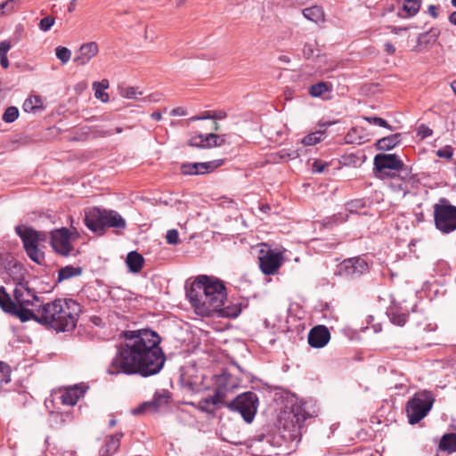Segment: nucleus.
<instances>
[{"label": "nucleus", "mask_w": 456, "mask_h": 456, "mask_svg": "<svg viewBox=\"0 0 456 456\" xmlns=\"http://www.w3.org/2000/svg\"><path fill=\"white\" fill-rule=\"evenodd\" d=\"M160 342L161 338L151 330L125 331L124 341L108 365L107 374L149 377L159 373L166 361Z\"/></svg>", "instance_id": "1"}, {"label": "nucleus", "mask_w": 456, "mask_h": 456, "mask_svg": "<svg viewBox=\"0 0 456 456\" xmlns=\"http://www.w3.org/2000/svg\"><path fill=\"white\" fill-rule=\"evenodd\" d=\"M187 297L195 312L208 316L220 311L227 297L224 282L213 276L199 275L187 290Z\"/></svg>", "instance_id": "2"}, {"label": "nucleus", "mask_w": 456, "mask_h": 456, "mask_svg": "<svg viewBox=\"0 0 456 456\" xmlns=\"http://www.w3.org/2000/svg\"><path fill=\"white\" fill-rule=\"evenodd\" d=\"M80 312L81 306L75 300L58 298L42 305L35 321L57 331H69L76 327Z\"/></svg>", "instance_id": "3"}, {"label": "nucleus", "mask_w": 456, "mask_h": 456, "mask_svg": "<svg viewBox=\"0 0 456 456\" xmlns=\"http://www.w3.org/2000/svg\"><path fill=\"white\" fill-rule=\"evenodd\" d=\"M13 315L21 322L35 320L37 310L42 306L36 291L28 286V282L15 286L13 290Z\"/></svg>", "instance_id": "4"}, {"label": "nucleus", "mask_w": 456, "mask_h": 456, "mask_svg": "<svg viewBox=\"0 0 456 456\" xmlns=\"http://www.w3.org/2000/svg\"><path fill=\"white\" fill-rule=\"evenodd\" d=\"M86 225L92 232L102 234L106 227L126 229L125 219L116 211L92 208L86 211Z\"/></svg>", "instance_id": "5"}, {"label": "nucleus", "mask_w": 456, "mask_h": 456, "mask_svg": "<svg viewBox=\"0 0 456 456\" xmlns=\"http://www.w3.org/2000/svg\"><path fill=\"white\" fill-rule=\"evenodd\" d=\"M15 231L21 239L23 248L29 259L41 265L45 260V253L42 248L47 240L46 234L25 225L16 226Z\"/></svg>", "instance_id": "6"}, {"label": "nucleus", "mask_w": 456, "mask_h": 456, "mask_svg": "<svg viewBox=\"0 0 456 456\" xmlns=\"http://www.w3.org/2000/svg\"><path fill=\"white\" fill-rule=\"evenodd\" d=\"M435 398L431 392L422 390L417 392L406 404V413L409 423L413 425L419 422L431 410Z\"/></svg>", "instance_id": "7"}, {"label": "nucleus", "mask_w": 456, "mask_h": 456, "mask_svg": "<svg viewBox=\"0 0 456 456\" xmlns=\"http://www.w3.org/2000/svg\"><path fill=\"white\" fill-rule=\"evenodd\" d=\"M434 220L437 230L450 233L456 230V207L442 199L434 206Z\"/></svg>", "instance_id": "8"}, {"label": "nucleus", "mask_w": 456, "mask_h": 456, "mask_svg": "<svg viewBox=\"0 0 456 456\" xmlns=\"http://www.w3.org/2000/svg\"><path fill=\"white\" fill-rule=\"evenodd\" d=\"M258 405V398L253 392H245L239 395L234 400L226 403V406L234 411H238L243 419L250 423L254 419Z\"/></svg>", "instance_id": "9"}, {"label": "nucleus", "mask_w": 456, "mask_h": 456, "mask_svg": "<svg viewBox=\"0 0 456 456\" xmlns=\"http://www.w3.org/2000/svg\"><path fill=\"white\" fill-rule=\"evenodd\" d=\"M212 381V388L216 393L217 400H225L240 384V379L227 370L214 375Z\"/></svg>", "instance_id": "10"}, {"label": "nucleus", "mask_w": 456, "mask_h": 456, "mask_svg": "<svg viewBox=\"0 0 456 456\" xmlns=\"http://www.w3.org/2000/svg\"><path fill=\"white\" fill-rule=\"evenodd\" d=\"M403 166V162L395 154H378L374 158V167L381 178L394 177L391 171H400Z\"/></svg>", "instance_id": "11"}, {"label": "nucleus", "mask_w": 456, "mask_h": 456, "mask_svg": "<svg viewBox=\"0 0 456 456\" xmlns=\"http://www.w3.org/2000/svg\"><path fill=\"white\" fill-rule=\"evenodd\" d=\"M367 262L361 257H352L341 262L336 274L345 279H356L368 271Z\"/></svg>", "instance_id": "12"}, {"label": "nucleus", "mask_w": 456, "mask_h": 456, "mask_svg": "<svg viewBox=\"0 0 456 456\" xmlns=\"http://www.w3.org/2000/svg\"><path fill=\"white\" fill-rule=\"evenodd\" d=\"M1 265L4 269L6 278L13 281L15 286L28 283L29 276L25 267L16 261L12 256H7L4 258L0 256Z\"/></svg>", "instance_id": "13"}, {"label": "nucleus", "mask_w": 456, "mask_h": 456, "mask_svg": "<svg viewBox=\"0 0 456 456\" xmlns=\"http://www.w3.org/2000/svg\"><path fill=\"white\" fill-rule=\"evenodd\" d=\"M284 257L281 251L268 249L261 250L259 256V266L265 275L275 274L283 263Z\"/></svg>", "instance_id": "14"}, {"label": "nucleus", "mask_w": 456, "mask_h": 456, "mask_svg": "<svg viewBox=\"0 0 456 456\" xmlns=\"http://www.w3.org/2000/svg\"><path fill=\"white\" fill-rule=\"evenodd\" d=\"M51 245L58 254L69 256L73 249L69 229L61 228L53 231L51 232Z\"/></svg>", "instance_id": "15"}, {"label": "nucleus", "mask_w": 456, "mask_h": 456, "mask_svg": "<svg viewBox=\"0 0 456 456\" xmlns=\"http://www.w3.org/2000/svg\"><path fill=\"white\" fill-rule=\"evenodd\" d=\"M224 163L223 159H216L209 162H196L183 164L181 167L182 173L184 175H203L209 173L216 168L221 167Z\"/></svg>", "instance_id": "16"}, {"label": "nucleus", "mask_w": 456, "mask_h": 456, "mask_svg": "<svg viewBox=\"0 0 456 456\" xmlns=\"http://www.w3.org/2000/svg\"><path fill=\"white\" fill-rule=\"evenodd\" d=\"M99 53V45L96 42L91 41L84 43L76 51L73 61L78 66L87 64Z\"/></svg>", "instance_id": "17"}, {"label": "nucleus", "mask_w": 456, "mask_h": 456, "mask_svg": "<svg viewBox=\"0 0 456 456\" xmlns=\"http://www.w3.org/2000/svg\"><path fill=\"white\" fill-rule=\"evenodd\" d=\"M330 339V333L327 327L318 325L312 328L308 334V343L312 347L322 348Z\"/></svg>", "instance_id": "18"}, {"label": "nucleus", "mask_w": 456, "mask_h": 456, "mask_svg": "<svg viewBox=\"0 0 456 456\" xmlns=\"http://www.w3.org/2000/svg\"><path fill=\"white\" fill-rule=\"evenodd\" d=\"M305 417L300 415L298 412L292 411L288 414L287 419L284 420L283 428L289 431V439L295 440L300 435V429L303 426Z\"/></svg>", "instance_id": "19"}, {"label": "nucleus", "mask_w": 456, "mask_h": 456, "mask_svg": "<svg viewBox=\"0 0 456 456\" xmlns=\"http://www.w3.org/2000/svg\"><path fill=\"white\" fill-rule=\"evenodd\" d=\"M121 436V433L108 436L100 449V456H111L115 453L119 447Z\"/></svg>", "instance_id": "20"}, {"label": "nucleus", "mask_w": 456, "mask_h": 456, "mask_svg": "<svg viewBox=\"0 0 456 456\" xmlns=\"http://www.w3.org/2000/svg\"><path fill=\"white\" fill-rule=\"evenodd\" d=\"M85 391L80 389L78 386L66 389L61 395L60 400L62 404L73 406L77 400L84 395Z\"/></svg>", "instance_id": "21"}, {"label": "nucleus", "mask_w": 456, "mask_h": 456, "mask_svg": "<svg viewBox=\"0 0 456 456\" xmlns=\"http://www.w3.org/2000/svg\"><path fill=\"white\" fill-rule=\"evenodd\" d=\"M167 403L168 396L166 393H156L151 402L143 403L140 409H137L134 411H142L146 408H152L154 411H157L163 406L167 405Z\"/></svg>", "instance_id": "22"}, {"label": "nucleus", "mask_w": 456, "mask_h": 456, "mask_svg": "<svg viewBox=\"0 0 456 456\" xmlns=\"http://www.w3.org/2000/svg\"><path fill=\"white\" fill-rule=\"evenodd\" d=\"M401 141V134H393L383 137L377 142V148L379 151H390Z\"/></svg>", "instance_id": "23"}, {"label": "nucleus", "mask_w": 456, "mask_h": 456, "mask_svg": "<svg viewBox=\"0 0 456 456\" xmlns=\"http://www.w3.org/2000/svg\"><path fill=\"white\" fill-rule=\"evenodd\" d=\"M126 262L132 273H138L143 265L144 259L142 256L136 251H132L128 253Z\"/></svg>", "instance_id": "24"}, {"label": "nucleus", "mask_w": 456, "mask_h": 456, "mask_svg": "<svg viewBox=\"0 0 456 456\" xmlns=\"http://www.w3.org/2000/svg\"><path fill=\"white\" fill-rule=\"evenodd\" d=\"M110 86L108 79L96 81L93 83V89L94 90V96L102 102H107L110 99L109 94L104 92Z\"/></svg>", "instance_id": "25"}, {"label": "nucleus", "mask_w": 456, "mask_h": 456, "mask_svg": "<svg viewBox=\"0 0 456 456\" xmlns=\"http://www.w3.org/2000/svg\"><path fill=\"white\" fill-rule=\"evenodd\" d=\"M439 449L444 452H456V433L445 434L439 443Z\"/></svg>", "instance_id": "26"}, {"label": "nucleus", "mask_w": 456, "mask_h": 456, "mask_svg": "<svg viewBox=\"0 0 456 456\" xmlns=\"http://www.w3.org/2000/svg\"><path fill=\"white\" fill-rule=\"evenodd\" d=\"M303 14L307 20L316 23L324 20V12L322 9L317 5L304 9Z\"/></svg>", "instance_id": "27"}, {"label": "nucleus", "mask_w": 456, "mask_h": 456, "mask_svg": "<svg viewBox=\"0 0 456 456\" xmlns=\"http://www.w3.org/2000/svg\"><path fill=\"white\" fill-rule=\"evenodd\" d=\"M22 109L25 112H37L43 109V102L39 96H30L25 100L22 105Z\"/></svg>", "instance_id": "28"}, {"label": "nucleus", "mask_w": 456, "mask_h": 456, "mask_svg": "<svg viewBox=\"0 0 456 456\" xmlns=\"http://www.w3.org/2000/svg\"><path fill=\"white\" fill-rule=\"evenodd\" d=\"M0 307L8 314H13L14 302L10 295L6 293L4 287H0Z\"/></svg>", "instance_id": "29"}, {"label": "nucleus", "mask_w": 456, "mask_h": 456, "mask_svg": "<svg viewBox=\"0 0 456 456\" xmlns=\"http://www.w3.org/2000/svg\"><path fill=\"white\" fill-rule=\"evenodd\" d=\"M346 143L351 144H362L365 142L364 135L362 134V130L358 127L351 128L346 135Z\"/></svg>", "instance_id": "30"}, {"label": "nucleus", "mask_w": 456, "mask_h": 456, "mask_svg": "<svg viewBox=\"0 0 456 456\" xmlns=\"http://www.w3.org/2000/svg\"><path fill=\"white\" fill-rule=\"evenodd\" d=\"M332 91V85L327 82H319L315 85H312L309 87V94L313 97H320L323 94L331 92Z\"/></svg>", "instance_id": "31"}, {"label": "nucleus", "mask_w": 456, "mask_h": 456, "mask_svg": "<svg viewBox=\"0 0 456 456\" xmlns=\"http://www.w3.org/2000/svg\"><path fill=\"white\" fill-rule=\"evenodd\" d=\"M82 273V269L80 267H74L71 265H67L59 270L58 273V281H61L64 280L70 279L72 277H76L80 275Z\"/></svg>", "instance_id": "32"}, {"label": "nucleus", "mask_w": 456, "mask_h": 456, "mask_svg": "<svg viewBox=\"0 0 456 456\" xmlns=\"http://www.w3.org/2000/svg\"><path fill=\"white\" fill-rule=\"evenodd\" d=\"M414 183V179L412 176L403 179L402 182H394L392 183V188L395 191L402 192L403 196H405L410 192L412 184Z\"/></svg>", "instance_id": "33"}, {"label": "nucleus", "mask_w": 456, "mask_h": 456, "mask_svg": "<svg viewBox=\"0 0 456 456\" xmlns=\"http://www.w3.org/2000/svg\"><path fill=\"white\" fill-rule=\"evenodd\" d=\"M324 138V129H320L305 136L301 142L305 146H313L322 141Z\"/></svg>", "instance_id": "34"}, {"label": "nucleus", "mask_w": 456, "mask_h": 456, "mask_svg": "<svg viewBox=\"0 0 456 456\" xmlns=\"http://www.w3.org/2000/svg\"><path fill=\"white\" fill-rule=\"evenodd\" d=\"M440 34L437 28H431L428 32L422 33L419 36L418 43L422 44H433L436 41Z\"/></svg>", "instance_id": "35"}, {"label": "nucleus", "mask_w": 456, "mask_h": 456, "mask_svg": "<svg viewBox=\"0 0 456 456\" xmlns=\"http://www.w3.org/2000/svg\"><path fill=\"white\" fill-rule=\"evenodd\" d=\"M11 47L12 45L10 41L4 40L0 42V64L4 69H7L9 67L7 53Z\"/></svg>", "instance_id": "36"}, {"label": "nucleus", "mask_w": 456, "mask_h": 456, "mask_svg": "<svg viewBox=\"0 0 456 456\" xmlns=\"http://www.w3.org/2000/svg\"><path fill=\"white\" fill-rule=\"evenodd\" d=\"M226 403L225 400H217L216 392H214V395L208 396L200 401V405L206 410H210L216 405Z\"/></svg>", "instance_id": "37"}, {"label": "nucleus", "mask_w": 456, "mask_h": 456, "mask_svg": "<svg viewBox=\"0 0 456 456\" xmlns=\"http://www.w3.org/2000/svg\"><path fill=\"white\" fill-rule=\"evenodd\" d=\"M420 8V0H404L403 10L411 17L418 13Z\"/></svg>", "instance_id": "38"}, {"label": "nucleus", "mask_w": 456, "mask_h": 456, "mask_svg": "<svg viewBox=\"0 0 456 456\" xmlns=\"http://www.w3.org/2000/svg\"><path fill=\"white\" fill-rule=\"evenodd\" d=\"M205 141L206 148L217 147L224 143V139L214 133L205 135Z\"/></svg>", "instance_id": "39"}, {"label": "nucleus", "mask_w": 456, "mask_h": 456, "mask_svg": "<svg viewBox=\"0 0 456 456\" xmlns=\"http://www.w3.org/2000/svg\"><path fill=\"white\" fill-rule=\"evenodd\" d=\"M55 54L62 64H66L71 58V51L65 46H57Z\"/></svg>", "instance_id": "40"}, {"label": "nucleus", "mask_w": 456, "mask_h": 456, "mask_svg": "<svg viewBox=\"0 0 456 456\" xmlns=\"http://www.w3.org/2000/svg\"><path fill=\"white\" fill-rule=\"evenodd\" d=\"M119 94L123 98L126 99H137L139 95L142 94L141 91H138L137 88L133 86L121 88Z\"/></svg>", "instance_id": "41"}, {"label": "nucleus", "mask_w": 456, "mask_h": 456, "mask_svg": "<svg viewBox=\"0 0 456 456\" xmlns=\"http://www.w3.org/2000/svg\"><path fill=\"white\" fill-rule=\"evenodd\" d=\"M0 373L2 378L0 379L1 383H9L11 381V369L10 366L4 362L0 361Z\"/></svg>", "instance_id": "42"}, {"label": "nucleus", "mask_w": 456, "mask_h": 456, "mask_svg": "<svg viewBox=\"0 0 456 456\" xmlns=\"http://www.w3.org/2000/svg\"><path fill=\"white\" fill-rule=\"evenodd\" d=\"M19 116V110L16 107H9L6 109L3 115V120L11 123L17 119Z\"/></svg>", "instance_id": "43"}, {"label": "nucleus", "mask_w": 456, "mask_h": 456, "mask_svg": "<svg viewBox=\"0 0 456 456\" xmlns=\"http://www.w3.org/2000/svg\"><path fill=\"white\" fill-rule=\"evenodd\" d=\"M18 0H7L0 4V16L9 14L14 11L15 4Z\"/></svg>", "instance_id": "44"}, {"label": "nucleus", "mask_w": 456, "mask_h": 456, "mask_svg": "<svg viewBox=\"0 0 456 456\" xmlns=\"http://www.w3.org/2000/svg\"><path fill=\"white\" fill-rule=\"evenodd\" d=\"M364 119L371 125L379 126L381 127L392 130L391 126L383 118L379 117H365Z\"/></svg>", "instance_id": "45"}, {"label": "nucleus", "mask_w": 456, "mask_h": 456, "mask_svg": "<svg viewBox=\"0 0 456 456\" xmlns=\"http://www.w3.org/2000/svg\"><path fill=\"white\" fill-rule=\"evenodd\" d=\"M189 145L196 148H206V141L204 134L192 136L189 141Z\"/></svg>", "instance_id": "46"}, {"label": "nucleus", "mask_w": 456, "mask_h": 456, "mask_svg": "<svg viewBox=\"0 0 456 456\" xmlns=\"http://www.w3.org/2000/svg\"><path fill=\"white\" fill-rule=\"evenodd\" d=\"M281 159H297L300 156V153L298 150H287L283 149L281 151L277 153Z\"/></svg>", "instance_id": "47"}, {"label": "nucleus", "mask_w": 456, "mask_h": 456, "mask_svg": "<svg viewBox=\"0 0 456 456\" xmlns=\"http://www.w3.org/2000/svg\"><path fill=\"white\" fill-rule=\"evenodd\" d=\"M166 240L168 244L176 245L179 242V234L177 230H168L166 235Z\"/></svg>", "instance_id": "48"}, {"label": "nucleus", "mask_w": 456, "mask_h": 456, "mask_svg": "<svg viewBox=\"0 0 456 456\" xmlns=\"http://www.w3.org/2000/svg\"><path fill=\"white\" fill-rule=\"evenodd\" d=\"M53 24L54 19L51 16H47L40 20L39 28L43 31H47L53 27Z\"/></svg>", "instance_id": "49"}, {"label": "nucleus", "mask_w": 456, "mask_h": 456, "mask_svg": "<svg viewBox=\"0 0 456 456\" xmlns=\"http://www.w3.org/2000/svg\"><path fill=\"white\" fill-rule=\"evenodd\" d=\"M328 166H329L328 162H325L322 159H315L312 165L313 172L314 173H322Z\"/></svg>", "instance_id": "50"}, {"label": "nucleus", "mask_w": 456, "mask_h": 456, "mask_svg": "<svg viewBox=\"0 0 456 456\" xmlns=\"http://www.w3.org/2000/svg\"><path fill=\"white\" fill-rule=\"evenodd\" d=\"M436 155L439 158L451 159L452 158V155H453L452 148L451 146H445V147H444L442 149H439L436 151Z\"/></svg>", "instance_id": "51"}, {"label": "nucleus", "mask_w": 456, "mask_h": 456, "mask_svg": "<svg viewBox=\"0 0 456 456\" xmlns=\"http://www.w3.org/2000/svg\"><path fill=\"white\" fill-rule=\"evenodd\" d=\"M407 316L403 314H393L391 322L398 326H403L406 323Z\"/></svg>", "instance_id": "52"}, {"label": "nucleus", "mask_w": 456, "mask_h": 456, "mask_svg": "<svg viewBox=\"0 0 456 456\" xmlns=\"http://www.w3.org/2000/svg\"><path fill=\"white\" fill-rule=\"evenodd\" d=\"M210 117L211 119L220 120L225 118L227 117V113L224 110L210 111Z\"/></svg>", "instance_id": "53"}, {"label": "nucleus", "mask_w": 456, "mask_h": 456, "mask_svg": "<svg viewBox=\"0 0 456 456\" xmlns=\"http://www.w3.org/2000/svg\"><path fill=\"white\" fill-rule=\"evenodd\" d=\"M211 119L210 111H205L201 115L193 116L190 118V121Z\"/></svg>", "instance_id": "54"}, {"label": "nucleus", "mask_w": 456, "mask_h": 456, "mask_svg": "<svg viewBox=\"0 0 456 456\" xmlns=\"http://www.w3.org/2000/svg\"><path fill=\"white\" fill-rule=\"evenodd\" d=\"M432 133V130L425 126L419 127V134H421L423 138L430 136Z\"/></svg>", "instance_id": "55"}, {"label": "nucleus", "mask_w": 456, "mask_h": 456, "mask_svg": "<svg viewBox=\"0 0 456 456\" xmlns=\"http://www.w3.org/2000/svg\"><path fill=\"white\" fill-rule=\"evenodd\" d=\"M170 114L172 116H184L186 115V111L182 107H177L173 109Z\"/></svg>", "instance_id": "56"}, {"label": "nucleus", "mask_w": 456, "mask_h": 456, "mask_svg": "<svg viewBox=\"0 0 456 456\" xmlns=\"http://www.w3.org/2000/svg\"><path fill=\"white\" fill-rule=\"evenodd\" d=\"M384 49L389 54H393L395 52V46L390 42L384 45Z\"/></svg>", "instance_id": "57"}, {"label": "nucleus", "mask_w": 456, "mask_h": 456, "mask_svg": "<svg viewBox=\"0 0 456 456\" xmlns=\"http://www.w3.org/2000/svg\"><path fill=\"white\" fill-rule=\"evenodd\" d=\"M359 205H361V201L360 200L352 201V202L347 204V209L350 212H353L354 208H357Z\"/></svg>", "instance_id": "58"}, {"label": "nucleus", "mask_w": 456, "mask_h": 456, "mask_svg": "<svg viewBox=\"0 0 456 456\" xmlns=\"http://www.w3.org/2000/svg\"><path fill=\"white\" fill-rule=\"evenodd\" d=\"M428 12L433 18H437L438 16L437 8L435 5L428 6Z\"/></svg>", "instance_id": "59"}, {"label": "nucleus", "mask_w": 456, "mask_h": 456, "mask_svg": "<svg viewBox=\"0 0 456 456\" xmlns=\"http://www.w3.org/2000/svg\"><path fill=\"white\" fill-rule=\"evenodd\" d=\"M449 20L452 24L456 26V12H453L450 14Z\"/></svg>", "instance_id": "60"}, {"label": "nucleus", "mask_w": 456, "mask_h": 456, "mask_svg": "<svg viewBox=\"0 0 456 456\" xmlns=\"http://www.w3.org/2000/svg\"><path fill=\"white\" fill-rule=\"evenodd\" d=\"M151 117L153 119L157 120V121H159V120H161V118H162V115H161V113H160V112H153V113L151 115Z\"/></svg>", "instance_id": "61"}, {"label": "nucleus", "mask_w": 456, "mask_h": 456, "mask_svg": "<svg viewBox=\"0 0 456 456\" xmlns=\"http://www.w3.org/2000/svg\"><path fill=\"white\" fill-rule=\"evenodd\" d=\"M269 209H270V206L269 205H263L262 208H261V210L263 212H267Z\"/></svg>", "instance_id": "62"}, {"label": "nucleus", "mask_w": 456, "mask_h": 456, "mask_svg": "<svg viewBox=\"0 0 456 456\" xmlns=\"http://www.w3.org/2000/svg\"><path fill=\"white\" fill-rule=\"evenodd\" d=\"M147 99H148L149 102H155V101H157V99L155 98V95H153V94L149 95L147 97Z\"/></svg>", "instance_id": "63"}, {"label": "nucleus", "mask_w": 456, "mask_h": 456, "mask_svg": "<svg viewBox=\"0 0 456 456\" xmlns=\"http://www.w3.org/2000/svg\"><path fill=\"white\" fill-rule=\"evenodd\" d=\"M451 86L453 93L456 94V80L452 83Z\"/></svg>", "instance_id": "64"}]
</instances>
